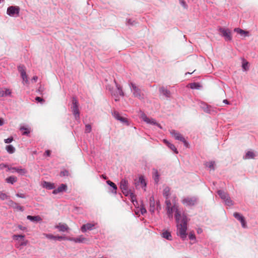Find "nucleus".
<instances>
[{"label":"nucleus","instance_id":"obj_1","mask_svg":"<svg viewBox=\"0 0 258 258\" xmlns=\"http://www.w3.org/2000/svg\"><path fill=\"white\" fill-rule=\"evenodd\" d=\"M176 221L177 223V234L184 240L186 237L187 218L186 216L182 215V217Z\"/></svg>","mask_w":258,"mask_h":258},{"label":"nucleus","instance_id":"obj_2","mask_svg":"<svg viewBox=\"0 0 258 258\" xmlns=\"http://www.w3.org/2000/svg\"><path fill=\"white\" fill-rule=\"evenodd\" d=\"M167 214L169 219H172L173 218V212H175V218L176 221H178L179 218L182 217V215L181 214V212L176 205H174L172 208H166Z\"/></svg>","mask_w":258,"mask_h":258},{"label":"nucleus","instance_id":"obj_3","mask_svg":"<svg viewBox=\"0 0 258 258\" xmlns=\"http://www.w3.org/2000/svg\"><path fill=\"white\" fill-rule=\"evenodd\" d=\"M170 133L172 137H173L175 140H179L183 143L184 146L186 147H188V143L186 141L184 138L178 132L174 130H171L170 131Z\"/></svg>","mask_w":258,"mask_h":258},{"label":"nucleus","instance_id":"obj_4","mask_svg":"<svg viewBox=\"0 0 258 258\" xmlns=\"http://www.w3.org/2000/svg\"><path fill=\"white\" fill-rule=\"evenodd\" d=\"M198 199L195 197H187L182 199L181 203L186 206H193L197 204Z\"/></svg>","mask_w":258,"mask_h":258},{"label":"nucleus","instance_id":"obj_5","mask_svg":"<svg viewBox=\"0 0 258 258\" xmlns=\"http://www.w3.org/2000/svg\"><path fill=\"white\" fill-rule=\"evenodd\" d=\"M71 108L76 119L79 118V110L78 107V102L76 97H73L72 98V106Z\"/></svg>","mask_w":258,"mask_h":258},{"label":"nucleus","instance_id":"obj_6","mask_svg":"<svg viewBox=\"0 0 258 258\" xmlns=\"http://www.w3.org/2000/svg\"><path fill=\"white\" fill-rule=\"evenodd\" d=\"M140 118L147 123L156 125L160 128H162L161 125L157 123L154 119L148 117L144 113H142L141 114Z\"/></svg>","mask_w":258,"mask_h":258},{"label":"nucleus","instance_id":"obj_7","mask_svg":"<svg viewBox=\"0 0 258 258\" xmlns=\"http://www.w3.org/2000/svg\"><path fill=\"white\" fill-rule=\"evenodd\" d=\"M219 31L226 41H231L232 40L231 32L229 29L220 28Z\"/></svg>","mask_w":258,"mask_h":258},{"label":"nucleus","instance_id":"obj_8","mask_svg":"<svg viewBox=\"0 0 258 258\" xmlns=\"http://www.w3.org/2000/svg\"><path fill=\"white\" fill-rule=\"evenodd\" d=\"M131 86L133 91V95L139 99H142L143 95L141 93L140 89L133 83H131Z\"/></svg>","mask_w":258,"mask_h":258},{"label":"nucleus","instance_id":"obj_9","mask_svg":"<svg viewBox=\"0 0 258 258\" xmlns=\"http://www.w3.org/2000/svg\"><path fill=\"white\" fill-rule=\"evenodd\" d=\"M19 11L20 9L18 7L11 6L8 8L7 13L10 16H14L15 14L18 15Z\"/></svg>","mask_w":258,"mask_h":258},{"label":"nucleus","instance_id":"obj_10","mask_svg":"<svg viewBox=\"0 0 258 258\" xmlns=\"http://www.w3.org/2000/svg\"><path fill=\"white\" fill-rule=\"evenodd\" d=\"M68 240L73 241L76 243H86L89 241L87 238L84 237L83 236H80L77 238H69Z\"/></svg>","mask_w":258,"mask_h":258},{"label":"nucleus","instance_id":"obj_11","mask_svg":"<svg viewBox=\"0 0 258 258\" xmlns=\"http://www.w3.org/2000/svg\"><path fill=\"white\" fill-rule=\"evenodd\" d=\"M95 225V224L94 223H87L86 224H84L81 228V231L83 232H85L88 230H92Z\"/></svg>","mask_w":258,"mask_h":258},{"label":"nucleus","instance_id":"obj_12","mask_svg":"<svg viewBox=\"0 0 258 258\" xmlns=\"http://www.w3.org/2000/svg\"><path fill=\"white\" fill-rule=\"evenodd\" d=\"M112 115L114 117V118H115L116 119L122 122H127L126 118L121 116L120 115L119 113L116 111H113V112L112 113Z\"/></svg>","mask_w":258,"mask_h":258},{"label":"nucleus","instance_id":"obj_13","mask_svg":"<svg viewBox=\"0 0 258 258\" xmlns=\"http://www.w3.org/2000/svg\"><path fill=\"white\" fill-rule=\"evenodd\" d=\"M67 186L66 184H61L57 188L53 190V194H57L59 192L66 190Z\"/></svg>","mask_w":258,"mask_h":258},{"label":"nucleus","instance_id":"obj_14","mask_svg":"<svg viewBox=\"0 0 258 258\" xmlns=\"http://www.w3.org/2000/svg\"><path fill=\"white\" fill-rule=\"evenodd\" d=\"M121 190L124 196H130L132 201L134 202V198H135V195L133 192H132L131 191L128 189V188L122 189Z\"/></svg>","mask_w":258,"mask_h":258},{"label":"nucleus","instance_id":"obj_15","mask_svg":"<svg viewBox=\"0 0 258 258\" xmlns=\"http://www.w3.org/2000/svg\"><path fill=\"white\" fill-rule=\"evenodd\" d=\"M56 228H58L59 231L64 232L67 231L69 229V227L66 224H61L59 223V224L55 226Z\"/></svg>","mask_w":258,"mask_h":258},{"label":"nucleus","instance_id":"obj_16","mask_svg":"<svg viewBox=\"0 0 258 258\" xmlns=\"http://www.w3.org/2000/svg\"><path fill=\"white\" fill-rule=\"evenodd\" d=\"M150 211L154 213L155 211V200L154 197H151L150 198Z\"/></svg>","mask_w":258,"mask_h":258},{"label":"nucleus","instance_id":"obj_17","mask_svg":"<svg viewBox=\"0 0 258 258\" xmlns=\"http://www.w3.org/2000/svg\"><path fill=\"white\" fill-rule=\"evenodd\" d=\"M12 172H17L18 173H19L21 175H24L26 172L27 171L24 169V168H19L17 167H12Z\"/></svg>","mask_w":258,"mask_h":258},{"label":"nucleus","instance_id":"obj_18","mask_svg":"<svg viewBox=\"0 0 258 258\" xmlns=\"http://www.w3.org/2000/svg\"><path fill=\"white\" fill-rule=\"evenodd\" d=\"M128 183L127 180L122 179L120 183V188L121 190L128 188Z\"/></svg>","mask_w":258,"mask_h":258},{"label":"nucleus","instance_id":"obj_19","mask_svg":"<svg viewBox=\"0 0 258 258\" xmlns=\"http://www.w3.org/2000/svg\"><path fill=\"white\" fill-rule=\"evenodd\" d=\"M163 195L166 199H169L170 192V188L169 187L166 186L164 188L163 191Z\"/></svg>","mask_w":258,"mask_h":258},{"label":"nucleus","instance_id":"obj_20","mask_svg":"<svg viewBox=\"0 0 258 258\" xmlns=\"http://www.w3.org/2000/svg\"><path fill=\"white\" fill-rule=\"evenodd\" d=\"M234 31L239 34L241 36H247L248 32L242 30L239 28H236L234 29Z\"/></svg>","mask_w":258,"mask_h":258},{"label":"nucleus","instance_id":"obj_21","mask_svg":"<svg viewBox=\"0 0 258 258\" xmlns=\"http://www.w3.org/2000/svg\"><path fill=\"white\" fill-rule=\"evenodd\" d=\"M27 218L31 221L39 222L42 220V219L39 216H32L29 215L27 217Z\"/></svg>","mask_w":258,"mask_h":258},{"label":"nucleus","instance_id":"obj_22","mask_svg":"<svg viewBox=\"0 0 258 258\" xmlns=\"http://www.w3.org/2000/svg\"><path fill=\"white\" fill-rule=\"evenodd\" d=\"M43 186L49 189H53L54 188V185L53 183L47 181L43 182Z\"/></svg>","mask_w":258,"mask_h":258},{"label":"nucleus","instance_id":"obj_23","mask_svg":"<svg viewBox=\"0 0 258 258\" xmlns=\"http://www.w3.org/2000/svg\"><path fill=\"white\" fill-rule=\"evenodd\" d=\"M6 181L7 183H10L11 184H13L17 181V178L16 177L14 176H11L6 179Z\"/></svg>","mask_w":258,"mask_h":258},{"label":"nucleus","instance_id":"obj_24","mask_svg":"<svg viewBox=\"0 0 258 258\" xmlns=\"http://www.w3.org/2000/svg\"><path fill=\"white\" fill-rule=\"evenodd\" d=\"M218 194L220 198L223 200L226 199L229 196L226 192L221 190H218Z\"/></svg>","mask_w":258,"mask_h":258},{"label":"nucleus","instance_id":"obj_25","mask_svg":"<svg viewBox=\"0 0 258 258\" xmlns=\"http://www.w3.org/2000/svg\"><path fill=\"white\" fill-rule=\"evenodd\" d=\"M162 237L171 240V235L169 232L168 231H164L162 234Z\"/></svg>","mask_w":258,"mask_h":258},{"label":"nucleus","instance_id":"obj_26","mask_svg":"<svg viewBox=\"0 0 258 258\" xmlns=\"http://www.w3.org/2000/svg\"><path fill=\"white\" fill-rule=\"evenodd\" d=\"M254 156H255V155L253 152L248 151L246 153L244 158L245 159H253V158H254Z\"/></svg>","mask_w":258,"mask_h":258},{"label":"nucleus","instance_id":"obj_27","mask_svg":"<svg viewBox=\"0 0 258 258\" xmlns=\"http://www.w3.org/2000/svg\"><path fill=\"white\" fill-rule=\"evenodd\" d=\"M160 91L166 97H169L170 96V92L167 89L162 87L160 89Z\"/></svg>","mask_w":258,"mask_h":258},{"label":"nucleus","instance_id":"obj_28","mask_svg":"<svg viewBox=\"0 0 258 258\" xmlns=\"http://www.w3.org/2000/svg\"><path fill=\"white\" fill-rule=\"evenodd\" d=\"M6 148L7 152L10 154L14 153L15 151V148L11 145L7 146Z\"/></svg>","mask_w":258,"mask_h":258},{"label":"nucleus","instance_id":"obj_29","mask_svg":"<svg viewBox=\"0 0 258 258\" xmlns=\"http://www.w3.org/2000/svg\"><path fill=\"white\" fill-rule=\"evenodd\" d=\"M139 182L140 183L141 186L144 187L146 186L145 180L143 176H140L139 179Z\"/></svg>","mask_w":258,"mask_h":258},{"label":"nucleus","instance_id":"obj_30","mask_svg":"<svg viewBox=\"0 0 258 258\" xmlns=\"http://www.w3.org/2000/svg\"><path fill=\"white\" fill-rule=\"evenodd\" d=\"M18 70L21 74V75H24L26 73L25 68L24 66H19L18 67Z\"/></svg>","mask_w":258,"mask_h":258},{"label":"nucleus","instance_id":"obj_31","mask_svg":"<svg viewBox=\"0 0 258 258\" xmlns=\"http://www.w3.org/2000/svg\"><path fill=\"white\" fill-rule=\"evenodd\" d=\"M190 87L191 89H199L201 87V86L199 83H194L190 84Z\"/></svg>","mask_w":258,"mask_h":258},{"label":"nucleus","instance_id":"obj_32","mask_svg":"<svg viewBox=\"0 0 258 258\" xmlns=\"http://www.w3.org/2000/svg\"><path fill=\"white\" fill-rule=\"evenodd\" d=\"M224 201L227 205H228L229 206H231L233 205V202L230 199V198H229V196L226 199H225Z\"/></svg>","mask_w":258,"mask_h":258},{"label":"nucleus","instance_id":"obj_33","mask_svg":"<svg viewBox=\"0 0 258 258\" xmlns=\"http://www.w3.org/2000/svg\"><path fill=\"white\" fill-rule=\"evenodd\" d=\"M168 147L170 148V149H171L173 151H174L175 153L177 154L178 153L177 149L174 145L171 143H169V146H168Z\"/></svg>","mask_w":258,"mask_h":258},{"label":"nucleus","instance_id":"obj_34","mask_svg":"<svg viewBox=\"0 0 258 258\" xmlns=\"http://www.w3.org/2000/svg\"><path fill=\"white\" fill-rule=\"evenodd\" d=\"M166 208H172L173 206L171 204V201L168 199L165 200Z\"/></svg>","mask_w":258,"mask_h":258},{"label":"nucleus","instance_id":"obj_35","mask_svg":"<svg viewBox=\"0 0 258 258\" xmlns=\"http://www.w3.org/2000/svg\"><path fill=\"white\" fill-rule=\"evenodd\" d=\"M9 197L5 193L0 192V199L2 200H5L8 199Z\"/></svg>","mask_w":258,"mask_h":258},{"label":"nucleus","instance_id":"obj_36","mask_svg":"<svg viewBox=\"0 0 258 258\" xmlns=\"http://www.w3.org/2000/svg\"><path fill=\"white\" fill-rule=\"evenodd\" d=\"M21 77H22L23 81V83L28 84V76L26 75V74H25L24 75L21 76Z\"/></svg>","mask_w":258,"mask_h":258},{"label":"nucleus","instance_id":"obj_37","mask_svg":"<svg viewBox=\"0 0 258 258\" xmlns=\"http://www.w3.org/2000/svg\"><path fill=\"white\" fill-rule=\"evenodd\" d=\"M234 217L237 219L238 220H240L241 219H242V217H243L240 214L235 212L233 214Z\"/></svg>","mask_w":258,"mask_h":258},{"label":"nucleus","instance_id":"obj_38","mask_svg":"<svg viewBox=\"0 0 258 258\" xmlns=\"http://www.w3.org/2000/svg\"><path fill=\"white\" fill-rule=\"evenodd\" d=\"M107 183L108 185L112 187L114 190L117 189L116 185L113 182L111 181L110 180H108L107 181Z\"/></svg>","mask_w":258,"mask_h":258},{"label":"nucleus","instance_id":"obj_39","mask_svg":"<svg viewBox=\"0 0 258 258\" xmlns=\"http://www.w3.org/2000/svg\"><path fill=\"white\" fill-rule=\"evenodd\" d=\"M43 235L45 237H46V238H47L48 239H53L54 240V238H55V237H54V235H53L52 234H50L43 233Z\"/></svg>","mask_w":258,"mask_h":258},{"label":"nucleus","instance_id":"obj_40","mask_svg":"<svg viewBox=\"0 0 258 258\" xmlns=\"http://www.w3.org/2000/svg\"><path fill=\"white\" fill-rule=\"evenodd\" d=\"M239 221H240V222L241 223L242 226L243 228H246V223L245 222V219L243 216L242 217V219H241Z\"/></svg>","mask_w":258,"mask_h":258},{"label":"nucleus","instance_id":"obj_41","mask_svg":"<svg viewBox=\"0 0 258 258\" xmlns=\"http://www.w3.org/2000/svg\"><path fill=\"white\" fill-rule=\"evenodd\" d=\"M239 221H240V222L241 223L242 226L243 228H246V223L245 222V219L243 216L242 217V219H241Z\"/></svg>","mask_w":258,"mask_h":258},{"label":"nucleus","instance_id":"obj_42","mask_svg":"<svg viewBox=\"0 0 258 258\" xmlns=\"http://www.w3.org/2000/svg\"><path fill=\"white\" fill-rule=\"evenodd\" d=\"M239 221H240V222L241 223L242 226L243 228H246V223L245 222V219L243 216L242 217V219H241Z\"/></svg>","mask_w":258,"mask_h":258},{"label":"nucleus","instance_id":"obj_43","mask_svg":"<svg viewBox=\"0 0 258 258\" xmlns=\"http://www.w3.org/2000/svg\"><path fill=\"white\" fill-rule=\"evenodd\" d=\"M55 238H54V240H65L67 239L68 240L69 238H66L65 237L63 236H54Z\"/></svg>","mask_w":258,"mask_h":258},{"label":"nucleus","instance_id":"obj_44","mask_svg":"<svg viewBox=\"0 0 258 258\" xmlns=\"http://www.w3.org/2000/svg\"><path fill=\"white\" fill-rule=\"evenodd\" d=\"M214 162H210L209 163H207V166H208L211 169L214 170Z\"/></svg>","mask_w":258,"mask_h":258},{"label":"nucleus","instance_id":"obj_45","mask_svg":"<svg viewBox=\"0 0 258 258\" xmlns=\"http://www.w3.org/2000/svg\"><path fill=\"white\" fill-rule=\"evenodd\" d=\"M4 96L10 95L11 94V91L7 88L4 89Z\"/></svg>","mask_w":258,"mask_h":258},{"label":"nucleus","instance_id":"obj_46","mask_svg":"<svg viewBox=\"0 0 258 258\" xmlns=\"http://www.w3.org/2000/svg\"><path fill=\"white\" fill-rule=\"evenodd\" d=\"M91 131V126L90 124H86L85 126V132L90 133Z\"/></svg>","mask_w":258,"mask_h":258},{"label":"nucleus","instance_id":"obj_47","mask_svg":"<svg viewBox=\"0 0 258 258\" xmlns=\"http://www.w3.org/2000/svg\"><path fill=\"white\" fill-rule=\"evenodd\" d=\"M248 63L247 61L243 62L242 63V68L245 71L247 70L248 69Z\"/></svg>","mask_w":258,"mask_h":258},{"label":"nucleus","instance_id":"obj_48","mask_svg":"<svg viewBox=\"0 0 258 258\" xmlns=\"http://www.w3.org/2000/svg\"><path fill=\"white\" fill-rule=\"evenodd\" d=\"M20 130L21 131H24L25 130V131L23 133V135H27L29 133V131L28 130L27 128H26V127L23 126V127H21L20 128Z\"/></svg>","mask_w":258,"mask_h":258},{"label":"nucleus","instance_id":"obj_49","mask_svg":"<svg viewBox=\"0 0 258 258\" xmlns=\"http://www.w3.org/2000/svg\"><path fill=\"white\" fill-rule=\"evenodd\" d=\"M13 141V137L9 138L5 140V143L6 144L10 143Z\"/></svg>","mask_w":258,"mask_h":258},{"label":"nucleus","instance_id":"obj_50","mask_svg":"<svg viewBox=\"0 0 258 258\" xmlns=\"http://www.w3.org/2000/svg\"><path fill=\"white\" fill-rule=\"evenodd\" d=\"M35 100L38 102H40V103H43L44 102V100H43V99H42V98L40 97H36L35 98Z\"/></svg>","mask_w":258,"mask_h":258},{"label":"nucleus","instance_id":"obj_51","mask_svg":"<svg viewBox=\"0 0 258 258\" xmlns=\"http://www.w3.org/2000/svg\"><path fill=\"white\" fill-rule=\"evenodd\" d=\"M14 238L16 239H18V238H23L24 237V235H14Z\"/></svg>","mask_w":258,"mask_h":258},{"label":"nucleus","instance_id":"obj_52","mask_svg":"<svg viewBox=\"0 0 258 258\" xmlns=\"http://www.w3.org/2000/svg\"><path fill=\"white\" fill-rule=\"evenodd\" d=\"M69 175V172L68 171H61L60 172L61 176H68Z\"/></svg>","mask_w":258,"mask_h":258},{"label":"nucleus","instance_id":"obj_53","mask_svg":"<svg viewBox=\"0 0 258 258\" xmlns=\"http://www.w3.org/2000/svg\"><path fill=\"white\" fill-rule=\"evenodd\" d=\"M4 96V89L0 88V97Z\"/></svg>","mask_w":258,"mask_h":258},{"label":"nucleus","instance_id":"obj_54","mask_svg":"<svg viewBox=\"0 0 258 258\" xmlns=\"http://www.w3.org/2000/svg\"><path fill=\"white\" fill-rule=\"evenodd\" d=\"M180 1V3L181 4V5L184 7H186V3L183 1V0H179Z\"/></svg>","mask_w":258,"mask_h":258},{"label":"nucleus","instance_id":"obj_55","mask_svg":"<svg viewBox=\"0 0 258 258\" xmlns=\"http://www.w3.org/2000/svg\"><path fill=\"white\" fill-rule=\"evenodd\" d=\"M118 94L120 95H121V96L123 95V93L122 90L119 87H118Z\"/></svg>","mask_w":258,"mask_h":258},{"label":"nucleus","instance_id":"obj_56","mask_svg":"<svg viewBox=\"0 0 258 258\" xmlns=\"http://www.w3.org/2000/svg\"><path fill=\"white\" fill-rule=\"evenodd\" d=\"M155 181L156 182H157L158 181V172H157V170H155Z\"/></svg>","mask_w":258,"mask_h":258},{"label":"nucleus","instance_id":"obj_57","mask_svg":"<svg viewBox=\"0 0 258 258\" xmlns=\"http://www.w3.org/2000/svg\"><path fill=\"white\" fill-rule=\"evenodd\" d=\"M141 213H142V214H144V213H146V212H147V211H146V209H145V208H142L141 209Z\"/></svg>","mask_w":258,"mask_h":258},{"label":"nucleus","instance_id":"obj_58","mask_svg":"<svg viewBox=\"0 0 258 258\" xmlns=\"http://www.w3.org/2000/svg\"><path fill=\"white\" fill-rule=\"evenodd\" d=\"M45 155H46L47 156H49L50 155V150H46L45 152Z\"/></svg>","mask_w":258,"mask_h":258},{"label":"nucleus","instance_id":"obj_59","mask_svg":"<svg viewBox=\"0 0 258 258\" xmlns=\"http://www.w3.org/2000/svg\"><path fill=\"white\" fill-rule=\"evenodd\" d=\"M189 237L190 239H194L195 238V236L192 234H189Z\"/></svg>","mask_w":258,"mask_h":258},{"label":"nucleus","instance_id":"obj_60","mask_svg":"<svg viewBox=\"0 0 258 258\" xmlns=\"http://www.w3.org/2000/svg\"><path fill=\"white\" fill-rule=\"evenodd\" d=\"M16 196L18 197H20V198H25V196H24V195L23 194H21V195H19V194H17L16 195Z\"/></svg>","mask_w":258,"mask_h":258},{"label":"nucleus","instance_id":"obj_61","mask_svg":"<svg viewBox=\"0 0 258 258\" xmlns=\"http://www.w3.org/2000/svg\"><path fill=\"white\" fill-rule=\"evenodd\" d=\"M38 80V77L37 76H34L32 78V80H33L34 82H36Z\"/></svg>","mask_w":258,"mask_h":258},{"label":"nucleus","instance_id":"obj_62","mask_svg":"<svg viewBox=\"0 0 258 258\" xmlns=\"http://www.w3.org/2000/svg\"><path fill=\"white\" fill-rule=\"evenodd\" d=\"M17 209H18V210H20V211H23V207H21V206H18V207H17Z\"/></svg>","mask_w":258,"mask_h":258},{"label":"nucleus","instance_id":"obj_63","mask_svg":"<svg viewBox=\"0 0 258 258\" xmlns=\"http://www.w3.org/2000/svg\"><path fill=\"white\" fill-rule=\"evenodd\" d=\"M4 124V120L3 118H0V126L3 125Z\"/></svg>","mask_w":258,"mask_h":258},{"label":"nucleus","instance_id":"obj_64","mask_svg":"<svg viewBox=\"0 0 258 258\" xmlns=\"http://www.w3.org/2000/svg\"><path fill=\"white\" fill-rule=\"evenodd\" d=\"M164 142L167 145L169 146V143H170L168 141L166 140H164Z\"/></svg>","mask_w":258,"mask_h":258}]
</instances>
